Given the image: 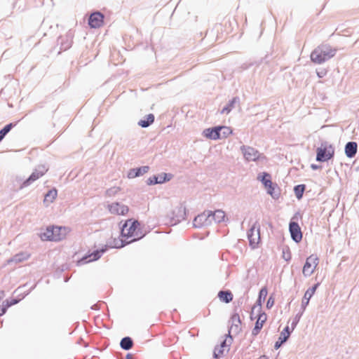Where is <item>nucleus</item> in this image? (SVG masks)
Returning <instances> with one entry per match:
<instances>
[{
  "label": "nucleus",
  "instance_id": "obj_13",
  "mask_svg": "<svg viewBox=\"0 0 359 359\" xmlns=\"http://www.w3.org/2000/svg\"><path fill=\"white\" fill-rule=\"evenodd\" d=\"M266 320H267V316L265 313H260L258 315L255 328L252 330L253 334L257 335L259 332L260 330L262 328V327H263L264 323L266 321Z\"/></svg>",
  "mask_w": 359,
  "mask_h": 359
},
{
  "label": "nucleus",
  "instance_id": "obj_8",
  "mask_svg": "<svg viewBox=\"0 0 359 359\" xmlns=\"http://www.w3.org/2000/svg\"><path fill=\"white\" fill-rule=\"evenodd\" d=\"M241 150L244 158L248 161H257L261 156V154L257 150L249 146H243L241 147Z\"/></svg>",
  "mask_w": 359,
  "mask_h": 359
},
{
  "label": "nucleus",
  "instance_id": "obj_21",
  "mask_svg": "<svg viewBox=\"0 0 359 359\" xmlns=\"http://www.w3.org/2000/svg\"><path fill=\"white\" fill-rule=\"evenodd\" d=\"M219 299L225 303H229L233 299V294L229 291H220L218 293Z\"/></svg>",
  "mask_w": 359,
  "mask_h": 359
},
{
  "label": "nucleus",
  "instance_id": "obj_38",
  "mask_svg": "<svg viewBox=\"0 0 359 359\" xmlns=\"http://www.w3.org/2000/svg\"><path fill=\"white\" fill-rule=\"evenodd\" d=\"M283 343H284V341H282V340H279V339H278V340L276 342V344H275V345H274V348H275L276 349L279 348L280 347V346H281Z\"/></svg>",
  "mask_w": 359,
  "mask_h": 359
},
{
  "label": "nucleus",
  "instance_id": "obj_19",
  "mask_svg": "<svg viewBox=\"0 0 359 359\" xmlns=\"http://www.w3.org/2000/svg\"><path fill=\"white\" fill-rule=\"evenodd\" d=\"M228 346H229V345L226 344V339H224L223 341L221 342L219 346H217L215 348V351H214L215 357L216 358L221 357Z\"/></svg>",
  "mask_w": 359,
  "mask_h": 359
},
{
  "label": "nucleus",
  "instance_id": "obj_45",
  "mask_svg": "<svg viewBox=\"0 0 359 359\" xmlns=\"http://www.w3.org/2000/svg\"><path fill=\"white\" fill-rule=\"evenodd\" d=\"M317 74H318V76L319 77H322V76H323L322 73H319V72H318Z\"/></svg>",
  "mask_w": 359,
  "mask_h": 359
},
{
  "label": "nucleus",
  "instance_id": "obj_2",
  "mask_svg": "<svg viewBox=\"0 0 359 359\" xmlns=\"http://www.w3.org/2000/svg\"><path fill=\"white\" fill-rule=\"evenodd\" d=\"M69 233V229L62 226H48L41 233L43 241H60L65 239Z\"/></svg>",
  "mask_w": 359,
  "mask_h": 359
},
{
  "label": "nucleus",
  "instance_id": "obj_26",
  "mask_svg": "<svg viewBox=\"0 0 359 359\" xmlns=\"http://www.w3.org/2000/svg\"><path fill=\"white\" fill-rule=\"evenodd\" d=\"M120 345L123 349L129 350L133 347V342L130 337H126L121 339Z\"/></svg>",
  "mask_w": 359,
  "mask_h": 359
},
{
  "label": "nucleus",
  "instance_id": "obj_12",
  "mask_svg": "<svg viewBox=\"0 0 359 359\" xmlns=\"http://www.w3.org/2000/svg\"><path fill=\"white\" fill-rule=\"evenodd\" d=\"M290 232L292 239L299 243L302 239V233L299 224L297 222H291L290 223Z\"/></svg>",
  "mask_w": 359,
  "mask_h": 359
},
{
  "label": "nucleus",
  "instance_id": "obj_17",
  "mask_svg": "<svg viewBox=\"0 0 359 359\" xmlns=\"http://www.w3.org/2000/svg\"><path fill=\"white\" fill-rule=\"evenodd\" d=\"M206 137L211 140H218L221 138V133H219L218 126L213 128H208L204 131Z\"/></svg>",
  "mask_w": 359,
  "mask_h": 359
},
{
  "label": "nucleus",
  "instance_id": "obj_34",
  "mask_svg": "<svg viewBox=\"0 0 359 359\" xmlns=\"http://www.w3.org/2000/svg\"><path fill=\"white\" fill-rule=\"evenodd\" d=\"M4 303H6V304L7 305L8 307H10V306L18 303V300H17V299L6 300Z\"/></svg>",
  "mask_w": 359,
  "mask_h": 359
},
{
  "label": "nucleus",
  "instance_id": "obj_16",
  "mask_svg": "<svg viewBox=\"0 0 359 359\" xmlns=\"http://www.w3.org/2000/svg\"><path fill=\"white\" fill-rule=\"evenodd\" d=\"M357 143L355 142H349L345 146V154L349 157H353L357 152Z\"/></svg>",
  "mask_w": 359,
  "mask_h": 359
},
{
  "label": "nucleus",
  "instance_id": "obj_29",
  "mask_svg": "<svg viewBox=\"0 0 359 359\" xmlns=\"http://www.w3.org/2000/svg\"><path fill=\"white\" fill-rule=\"evenodd\" d=\"M13 126V123H9L6 125L2 130H0V142L4 139L5 135L11 130Z\"/></svg>",
  "mask_w": 359,
  "mask_h": 359
},
{
  "label": "nucleus",
  "instance_id": "obj_35",
  "mask_svg": "<svg viewBox=\"0 0 359 359\" xmlns=\"http://www.w3.org/2000/svg\"><path fill=\"white\" fill-rule=\"evenodd\" d=\"M8 308V307L7 306L6 303H4L3 306H0V316H3L4 314H5Z\"/></svg>",
  "mask_w": 359,
  "mask_h": 359
},
{
  "label": "nucleus",
  "instance_id": "obj_10",
  "mask_svg": "<svg viewBox=\"0 0 359 359\" xmlns=\"http://www.w3.org/2000/svg\"><path fill=\"white\" fill-rule=\"evenodd\" d=\"M104 22V15L100 12H95L90 15L88 24L92 28L100 27Z\"/></svg>",
  "mask_w": 359,
  "mask_h": 359
},
{
  "label": "nucleus",
  "instance_id": "obj_41",
  "mask_svg": "<svg viewBox=\"0 0 359 359\" xmlns=\"http://www.w3.org/2000/svg\"><path fill=\"white\" fill-rule=\"evenodd\" d=\"M233 318V319H236V318H237V319H238V322H240V320H239V316H238V315H234V316H233V318Z\"/></svg>",
  "mask_w": 359,
  "mask_h": 359
},
{
  "label": "nucleus",
  "instance_id": "obj_30",
  "mask_svg": "<svg viewBox=\"0 0 359 359\" xmlns=\"http://www.w3.org/2000/svg\"><path fill=\"white\" fill-rule=\"evenodd\" d=\"M290 335V332L289 331V327L287 326L280 333L279 337V340H282L284 342L287 341Z\"/></svg>",
  "mask_w": 359,
  "mask_h": 359
},
{
  "label": "nucleus",
  "instance_id": "obj_7",
  "mask_svg": "<svg viewBox=\"0 0 359 359\" xmlns=\"http://www.w3.org/2000/svg\"><path fill=\"white\" fill-rule=\"evenodd\" d=\"M212 211H204L201 214L195 217L194 220V226L196 228H200L203 226L210 225L212 223L211 219Z\"/></svg>",
  "mask_w": 359,
  "mask_h": 359
},
{
  "label": "nucleus",
  "instance_id": "obj_11",
  "mask_svg": "<svg viewBox=\"0 0 359 359\" xmlns=\"http://www.w3.org/2000/svg\"><path fill=\"white\" fill-rule=\"evenodd\" d=\"M109 210L111 214L117 215H125L128 212V206L119 203H113L109 205Z\"/></svg>",
  "mask_w": 359,
  "mask_h": 359
},
{
  "label": "nucleus",
  "instance_id": "obj_23",
  "mask_svg": "<svg viewBox=\"0 0 359 359\" xmlns=\"http://www.w3.org/2000/svg\"><path fill=\"white\" fill-rule=\"evenodd\" d=\"M154 121V116L152 114H149L145 117V119L140 120L138 124L142 128H146L151 125Z\"/></svg>",
  "mask_w": 359,
  "mask_h": 359
},
{
  "label": "nucleus",
  "instance_id": "obj_46",
  "mask_svg": "<svg viewBox=\"0 0 359 359\" xmlns=\"http://www.w3.org/2000/svg\"><path fill=\"white\" fill-rule=\"evenodd\" d=\"M317 74H318V76L319 77H322V76H323L322 73H319V72H318Z\"/></svg>",
  "mask_w": 359,
  "mask_h": 359
},
{
  "label": "nucleus",
  "instance_id": "obj_42",
  "mask_svg": "<svg viewBox=\"0 0 359 359\" xmlns=\"http://www.w3.org/2000/svg\"><path fill=\"white\" fill-rule=\"evenodd\" d=\"M257 359H267V357L266 355H262Z\"/></svg>",
  "mask_w": 359,
  "mask_h": 359
},
{
  "label": "nucleus",
  "instance_id": "obj_27",
  "mask_svg": "<svg viewBox=\"0 0 359 359\" xmlns=\"http://www.w3.org/2000/svg\"><path fill=\"white\" fill-rule=\"evenodd\" d=\"M218 129L221 133V138H226L232 133L231 128L227 126H218Z\"/></svg>",
  "mask_w": 359,
  "mask_h": 359
},
{
  "label": "nucleus",
  "instance_id": "obj_24",
  "mask_svg": "<svg viewBox=\"0 0 359 359\" xmlns=\"http://www.w3.org/2000/svg\"><path fill=\"white\" fill-rule=\"evenodd\" d=\"M318 283L316 284L314 286H313L311 288H309L305 294H304V299H306V302H305V305L307 306L309 304V300L311 298V297L316 292V290L318 286Z\"/></svg>",
  "mask_w": 359,
  "mask_h": 359
},
{
  "label": "nucleus",
  "instance_id": "obj_44",
  "mask_svg": "<svg viewBox=\"0 0 359 359\" xmlns=\"http://www.w3.org/2000/svg\"><path fill=\"white\" fill-rule=\"evenodd\" d=\"M131 358H132V356L130 354H128L127 356H126L127 359H131Z\"/></svg>",
  "mask_w": 359,
  "mask_h": 359
},
{
  "label": "nucleus",
  "instance_id": "obj_14",
  "mask_svg": "<svg viewBox=\"0 0 359 359\" xmlns=\"http://www.w3.org/2000/svg\"><path fill=\"white\" fill-rule=\"evenodd\" d=\"M262 182L264 184L265 188L267 189L268 194L273 195L274 187L271 180V176L269 174L264 172L262 175Z\"/></svg>",
  "mask_w": 359,
  "mask_h": 359
},
{
  "label": "nucleus",
  "instance_id": "obj_28",
  "mask_svg": "<svg viewBox=\"0 0 359 359\" xmlns=\"http://www.w3.org/2000/svg\"><path fill=\"white\" fill-rule=\"evenodd\" d=\"M304 190H305V185H304V184L297 185L294 187V194L298 199L302 198Z\"/></svg>",
  "mask_w": 359,
  "mask_h": 359
},
{
  "label": "nucleus",
  "instance_id": "obj_31",
  "mask_svg": "<svg viewBox=\"0 0 359 359\" xmlns=\"http://www.w3.org/2000/svg\"><path fill=\"white\" fill-rule=\"evenodd\" d=\"M235 102H236V98H233L227 107L223 108V109L222 110L221 112L222 114H224V113L229 114L231 111Z\"/></svg>",
  "mask_w": 359,
  "mask_h": 359
},
{
  "label": "nucleus",
  "instance_id": "obj_39",
  "mask_svg": "<svg viewBox=\"0 0 359 359\" xmlns=\"http://www.w3.org/2000/svg\"><path fill=\"white\" fill-rule=\"evenodd\" d=\"M283 258L286 260V261H289L291 259V255L290 252H287V254H285V252H283Z\"/></svg>",
  "mask_w": 359,
  "mask_h": 359
},
{
  "label": "nucleus",
  "instance_id": "obj_25",
  "mask_svg": "<svg viewBox=\"0 0 359 359\" xmlns=\"http://www.w3.org/2000/svg\"><path fill=\"white\" fill-rule=\"evenodd\" d=\"M29 257V255L27 253H20L15 255L8 262H15L20 263L25 260H27Z\"/></svg>",
  "mask_w": 359,
  "mask_h": 359
},
{
  "label": "nucleus",
  "instance_id": "obj_20",
  "mask_svg": "<svg viewBox=\"0 0 359 359\" xmlns=\"http://www.w3.org/2000/svg\"><path fill=\"white\" fill-rule=\"evenodd\" d=\"M57 195V191L55 189L50 190L45 196L43 203L46 204L51 203L56 198Z\"/></svg>",
  "mask_w": 359,
  "mask_h": 359
},
{
  "label": "nucleus",
  "instance_id": "obj_4",
  "mask_svg": "<svg viewBox=\"0 0 359 359\" xmlns=\"http://www.w3.org/2000/svg\"><path fill=\"white\" fill-rule=\"evenodd\" d=\"M334 149L331 145L327 143L322 144L320 147L317 149L316 160L318 161H326L330 160L334 156Z\"/></svg>",
  "mask_w": 359,
  "mask_h": 359
},
{
  "label": "nucleus",
  "instance_id": "obj_22",
  "mask_svg": "<svg viewBox=\"0 0 359 359\" xmlns=\"http://www.w3.org/2000/svg\"><path fill=\"white\" fill-rule=\"evenodd\" d=\"M177 221L180 222L181 220H184L186 218V214H187V209L186 207L181 204L177 208Z\"/></svg>",
  "mask_w": 359,
  "mask_h": 359
},
{
  "label": "nucleus",
  "instance_id": "obj_15",
  "mask_svg": "<svg viewBox=\"0 0 359 359\" xmlns=\"http://www.w3.org/2000/svg\"><path fill=\"white\" fill-rule=\"evenodd\" d=\"M104 251V250H96L94 252L88 255V256L83 257L81 260H79L78 262V263L79 264H85V263H88L89 262L95 261L100 257L101 254L103 253Z\"/></svg>",
  "mask_w": 359,
  "mask_h": 359
},
{
  "label": "nucleus",
  "instance_id": "obj_36",
  "mask_svg": "<svg viewBox=\"0 0 359 359\" xmlns=\"http://www.w3.org/2000/svg\"><path fill=\"white\" fill-rule=\"evenodd\" d=\"M273 304H274V299L272 297H270L267 301L266 307L269 309L273 306Z\"/></svg>",
  "mask_w": 359,
  "mask_h": 359
},
{
  "label": "nucleus",
  "instance_id": "obj_6",
  "mask_svg": "<svg viewBox=\"0 0 359 359\" xmlns=\"http://www.w3.org/2000/svg\"><path fill=\"white\" fill-rule=\"evenodd\" d=\"M248 237L252 248H256L260 241V226L257 222L250 228L248 233Z\"/></svg>",
  "mask_w": 359,
  "mask_h": 359
},
{
  "label": "nucleus",
  "instance_id": "obj_33",
  "mask_svg": "<svg viewBox=\"0 0 359 359\" xmlns=\"http://www.w3.org/2000/svg\"><path fill=\"white\" fill-rule=\"evenodd\" d=\"M149 170V167L148 166H144L141 168H139L137 173H136V176H138L140 175H142L143 173H145L147 172V171Z\"/></svg>",
  "mask_w": 359,
  "mask_h": 359
},
{
  "label": "nucleus",
  "instance_id": "obj_1",
  "mask_svg": "<svg viewBox=\"0 0 359 359\" xmlns=\"http://www.w3.org/2000/svg\"><path fill=\"white\" fill-rule=\"evenodd\" d=\"M337 50L327 45H322L315 48L311 53V60L316 64H321L332 58Z\"/></svg>",
  "mask_w": 359,
  "mask_h": 359
},
{
  "label": "nucleus",
  "instance_id": "obj_3",
  "mask_svg": "<svg viewBox=\"0 0 359 359\" xmlns=\"http://www.w3.org/2000/svg\"><path fill=\"white\" fill-rule=\"evenodd\" d=\"M121 235L128 239L130 238V241L140 239L142 237L140 223L133 219L127 220L121 229Z\"/></svg>",
  "mask_w": 359,
  "mask_h": 359
},
{
  "label": "nucleus",
  "instance_id": "obj_37",
  "mask_svg": "<svg viewBox=\"0 0 359 359\" xmlns=\"http://www.w3.org/2000/svg\"><path fill=\"white\" fill-rule=\"evenodd\" d=\"M267 294V290L266 287L262 288L259 292V298L262 296L266 297Z\"/></svg>",
  "mask_w": 359,
  "mask_h": 359
},
{
  "label": "nucleus",
  "instance_id": "obj_18",
  "mask_svg": "<svg viewBox=\"0 0 359 359\" xmlns=\"http://www.w3.org/2000/svg\"><path fill=\"white\" fill-rule=\"evenodd\" d=\"M210 218L212 219V222L215 221V222L217 223L224 222L226 219L224 211L222 210H217L215 212H212Z\"/></svg>",
  "mask_w": 359,
  "mask_h": 359
},
{
  "label": "nucleus",
  "instance_id": "obj_32",
  "mask_svg": "<svg viewBox=\"0 0 359 359\" xmlns=\"http://www.w3.org/2000/svg\"><path fill=\"white\" fill-rule=\"evenodd\" d=\"M166 174H163V175H159L158 177H156V183H162L166 180Z\"/></svg>",
  "mask_w": 359,
  "mask_h": 359
},
{
  "label": "nucleus",
  "instance_id": "obj_43",
  "mask_svg": "<svg viewBox=\"0 0 359 359\" xmlns=\"http://www.w3.org/2000/svg\"><path fill=\"white\" fill-rule=\"evenodd\" d=\"M305 302H306V299H305L304 297L303 299H302V305L304 306H306Z\"/></svg>",
  "mask_w": 359,
  "mask_h": 359
},
{
  "label": "nucleus",
  "instance_id": "obj_5",
  "mask_svg": "<svg viewBox=\"0 0 359 359\" xmlns=\"http://www.w3.org/2000/svg\"><path fill=\"white\" fill-rule=\"evenodd\" d=\"M318 257L315 255L307 257L302 269V273L305 276H310L313 273L318 265Z\"/></svg>",
  "mask_w": 359,
  "mask_h": 359
},
{
  "label": "nucleus",
  "instance_id": "obj_40",
  "mask_svg": "<svg viewBox=\"0 0 359 359\" xmlns=\"http://www.w3.org/2000/svg\"><path fill=\"white\" fill-rule=\"evenodd\" d=\"M258 309V311L261 309V305L259 304L258 306H254L252 309V312H251V318H252V316L254 314V311L256 309Z\"/></svg>",
  "mask_w": 359,
  "mask_h": 359
},
{
  "label": "nucleus",
  "instance_id": "obj_9",
  "mask_svg": "<svg viewBox=\"0 0 359 359\" xmlns=\"http://www.w3.org/2000/svg\"><path fill=\"white\" fill-rule=\"evenodd\" d=\"M46 172L47 169L44 166H39L36 169L34 170L29 177L24 182L23 187L29 185L32 182L43 176Z\"/></svg>",
  "mask_w": 359,
  "mask_h": 359
}]
</instances>
